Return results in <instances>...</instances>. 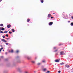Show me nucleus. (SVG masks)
<instances>
[{
    "instance_id": "5701e85b",
    "label": "nucleus",
    "mask_w": 73,
    "mask_h": 73,
    "mask_svg": "<svg viewBox=\"0 0 73 73\" xmlns=\"http://www.w3.org/2000/svg\"><path fill=\"white\" fill-rule=\"evenodd\" d=\"M2 37H3V38H5V36H2Z\"/></svg>"
},
{
    "instance_id": "9b49d317",
    "label": "nucleus",
    "mask_w": 73,
    "mask_h": 73,
    "mask_svg": "<svg viewBox=\"0 0 73 73\" xmlns=\"http://www.w3.org/2000/svg\"><path fill=\"white\" fill-rule=\"evenodd\" d=\"M40 2L42 3H44V0H41Z\"/></svg>"
},
{
    "instance_id": "c85d7f7f",
    "label": "nucleus",
    "mask_w": 73,
    "mask_h": 73,
    "mask_svg": "<svg viewBox=\"0 0 73 73\" xmlns=\"http://www.w3.org/2000/svg\"><path fill=\"white\" fill-rule=\"evenodd\" d=\"M0 32V33H4V32H3L2 31H1Z\"/></svg>"
},
{
    "instance_id": "423d86ee",
    "label": "nucleus",
    "mask_w": 73,
    "mask_h": 73,
    "mask_svg": "<svg viewBox=\"0 0 73 73\" xmlns=\"http://www.w3.org/2000/svg\"><path fill=\"white\" fill-rule=\"evenodd\" d=\"M52 16H51V15L50 14H49L48 16V17L49 18H50V17H52Z\"/></svg>"
},
{
    "instance_id": "58836bf2",
    "label": "nucleus",
    "mask_w": 73,
    "mask_h": 73,
    "mask_svg": "<svg viewBox=\"0 0 73 73\" xmlns=\"http://www.w3.org/2000/svg\"><path fill=\"white\" fill-rule=\"evenodd\" d=\"M3 56H1V58H3Z\"/></svg>"
},
{
    "instance_id": "c03bdc74",
    "label": "nucleus",
    "mask_w": 73,
    "mask_h": 73,
    "mask_svg": "<svg viewBox=\"0 0 73 73\" xmlns=\"http://www.w3.org/2000/svg\"><path fill=\"white\" fill-rule=\"evenodd\" d=\"M1 29V28L0 27V31H1V30H0Z\"/></svg>"
},
{
    "instance_id": "f8f14e48",
    "label": "nucleus",
    "mask_w": 73,
    "mask_h": 73,
    "mask_svg": "<svg viewBox=\"0 0 73 73\" xmlns=\"http://www.w3.org/2000/svg\"><path fill=\"white\" fill-rule=\"evenodd\" d=\"M11 31L13 32H15V30L13 29H12Z\"/></svg>"
},
{
    "instance_id": "6ab92c4d",
    "label": "nucleus",
    "mask_w": 73,
    "mask_h": 73,
    "mask_svg": "<svg viewBox=\"0 0 73 73\" xmlns=\"http://www.w3.org/2000/svg\"><path fill=\"white\" fill-rule=\"evenodd\" d=\"M31 62L33 64H35V61H32Z\"/></svg>"
},
{
    "instance_id": "a18cd8bd",
    "label": "nucleus",
    "mask_w": 73,
    "mask_h": 73,
    "mask_svg": "<svg viewBox=\"0 0 73 73\" xmlns=\"http://www.w3.org/2000/svg\"><path fill=\"white\" fill-rule=\"evenodd\" d=\"M9 45H11V44H9Z\"/></svg>"
},
{
    "instance_id": "473e14b6",
    "label": "nucleus",
    "mask_w": 73,
    "mask_h": 73,
    "mask_svg": "<svg viewBox=\"0 0 73 73\" xmlns=\"http://www.w3.org/2000/svg\"><path fill=\"white\" fill-rule=\"evenodd\" d=\"M6 39L7 40H9V38H6Z\"/></svg>"
},
{
    "instance_id": "cd10ccee",
    "label": "nucleus",
    "mask_w": 73,
    "mask_h": 73,
    "mask_svg": "<svg viewBox=\"0 0 73 73\" xmlns=\"http://www.w3.org/2000/svg\"><path fill=\"white\" fill-rule=\"evenodd\" d=\"M41 64H40V63H38L37 64V65H40Z\"/></svg>"
},
{
    "instance_id": "a878e982",
    "label": "nucleus",
    "mask_w": 73,
    "mask_h": 73,
    "mask_svg": "<svg viewBox=\"0 0 73 73\" xmlns=\"http://www.w3.org/2000/svg\"><path fill=\"white\" fill-rule=\"evenodd\" d=\"M3 49H4V48L2 47V48H0V50H2Z\"/></svg>"
},
{
    "instance_id": "1a4fd4ad",
    "label": "nucleus",
    "mask_w": 73,
    "mask_h": 73,
    "mask_svg": "<svg viewBox=\"0 0 73 73\" xmlns=\"http://www.w3.org/2000/svg\"><path fill=\"white\" fill-rule=\"evenodd\" d=\"M1 30L2 31H4V30H5V29L3 27H2Z\"/></svg>"
},
{
    "instance_id": "0eeeda50",
    "label": "nucleus",
    "mask_w": 73,
    "mask_h": 73,
    "mask_svg": "<svg viewBox=\"0 0 73 73\" xmlns=\"http://www.w3.org/2000/svg\"><path fill=\"white\" fill-rule=\"evenodd\" d=\"M11 25H8L7 26V27L8 28H11Z\"/></svg>"
},
{
    "instance_id": "bb28decb",
    "label": "nucleus",
    "mask_w": 73,
    "mask_h": 73,
    "mask_svg": "<svg viewBox=\"0 0 73 73\" xmlns=\"http://www.w3.org/2000/svg\"><path fill=\"white\" fill-rule=\"evenodd\" d=\"M45 62V60H42V62Z\"/></svg>"
},
{
    "instance_id": "9d476101",
    "label": "nucleus",
    "mask_w": 73,
    "mask_h": 73,
    "mask_svg": "<svg viewBox=\"0 0 73 73\" xmlns=\"http://www.w3.org/2000/svg\"><path fill=\"white\" fill-rule=\"evenodd\" d=\"M43 70L44 72H45V71H46V68H44Z\"/></svg>"
},
{
    "instance_id": "09e8293b",
    "label": "nucleus",
    "mask_w": 73,
    "mask_h": 73,
    "mask_svg": "<svg viewBox=\"0 0 73 73\" xmlns=\"http://www.w3.org/2000/svg\"><path fill=\"white\" fill-rule=\"evenodd\" d=\"M63 13H64V12H63Z\"/></svg>"
},
{
    "instance_id": "72a5a7b5",
    "label": "nucleus",
    "mask_w": 73,
    "mask_h": 73,
    "mask_svg": "<svg viewBox=\"0 0 73 73\" xmlns=\"http://www.w3.org/2000/svg\"><path fill=\"white\" fill-rule=\"evenodd\" d=\"M71 18H72V19H73V16H72L71 17Z\"/></svg>"
},
{
    "instance_id": "2f4dec72",
    "label": "nucleus",
    "mask_w": 73,
    "mask_h": 73,
    "mask_svg": "<svg viewBox=\"0 0 73 73\" xmlns=\"http://www.w3.org/2000/svg\"><path fill=\"white\" fill-rule=\"evenodd\" d=\"M25 73H28V72L26 71L25 72Z\"/></svg>"
},
{
    "instance_id": "ea45409f",
    "label": "nucleus",
    "mask_w": 73,
    "mask_h": 73,
    "mask_svg": "<svg viewBox=\"0 0 73 73\" xmlns=\"http://www.w3.org/2000/svg\"><path fill=\"white\" fill-rule=\"evenodd\" d=\"M70 21H68V23H70Z\"/></svg>"
},
{
    "instance_id": "dca6fc26",
    "label": "nucleus",
    "mask_w": 73,
    "mask_h": 73,
    "mask_svg": "<svg viewBox=\"0 0 73 73\" xmlns=\"http://www.w3.org/2000/svg\"><path fill=\"white\" fill-rule=\"evenodd\" d=\"M3 24H2L0 25V26H1V27H3Z\"/></svg>"
},
{
    "instance_id": "4468645a",
    "label": "nucleus",
    "mask_w": 73,
    "mask_h": 73,
    "mask_svg": "<svg viewBox=\"0 0 73 73\" xmlns=\"http://www.w3.org/2000/svg\"><path fill=\"white\" fill-rule=\"evenodd\" d=\"M11 52V53H13V50H12L11 51H9V52Z\"/></svg>"
},
{
    "instance_id": "79ce46f5",
    "label": "nucleus",
    "mask_w": 73,
    "mask_h": 73,
    "mask_svg": "<svg viewBox=\"0 0 73 73\" xmlns=\"http://www.w3.org/2000/svg\"><path fill=\"white\" fill-rule=\"evenodd\" d=\"M19 57V56H17V58H18Z\"/></svg>"
},
{
    "instance_id": "39448f33",
    "label": "nucleus",
    "mask_w": 73,
    "mask_h": 73,
    "mask_svg": "<svg viewBox=\"0 0 73 73\" xmlns=\"http://www.w3.org/2000/svg\"><path fill=\"white\" fill-rule=\"evenodd\" d=\"M65 66L67 68H69V67H70V66H69V65L68 64H66Z\"/></svg>"
},
{
    "instance_id": "a19ab883",
    "label": "nucleus",
    "mask_w": 73,
    "mask_h": 73,
    "mask_svg": "<svg viewBox=\"0 0 73 73\" xmlns=\"http://www.w3.org/2000/svg\"><path fill=\"white\" fill-rule=\"evenodd\" d=\"M0 52H1V50H0Z\"/></svg>"
},
{
    "instance_id": "8fccbe9b",
    "label": "nucleus",
    "mask_w": 73,
    "mask_h": 73,
    "mask_svg": "<svg viewBox=\"0 0 73 73\" xmlns=\"http://www.w3.org/2000/svg\"><path fill=\"white\" fill-rule=\"evenodd\" d=\"M6 53L7 54V52H6Z\"/></svg>"
},
{
    "instance_id": "393cba45",
    "label": "nucleus",
    "mask_w": 73,
    "mask_h": 73,
    "mask_svg": "<svg viewBox=\"0 0 73 73\" xmlns=\"http://www.w3.org/2000/svg\"><path fill=\"white\" fill-rule=\"evenodd\" d=\"M46 73H50V71H47L46 72Z\"/></svg>"
},
{
    "instance_id": "7c9ffc66",
    "label": "nucleus",
    "mask_w": 73,
    "mask_h": 73,
    "mask_svg": "<svg viewBox=\"0 0 73 73\" xmlns=\"http://www.w3.org/2000/svg\"><path fill=\"white\" fill-rule=\"evenodd\" d=\"M58 72L59 73H60L61 72V71H60V70L59 71H58Z\"/></svg>"
},
{
    "instance_id": "412c9836",
    "label": "nucleus",
    "mask_w": 73,
    "mask_h": 73,
    "mask_svg": "<svg viewBox=\"0 0 73 73\" xmlns=\"http://www.w3.org/2000/svg\"><path fill=\"white\" fill-rule=\"evenodd\" d=\"M60 65H63L64 64V63H63V62L61 63H60Z\"/></svg>"
},
{
    "instance_id": "6e6552de",
    "label": "nucleus",
    "mask_w": 73,
    "mask_h": 73,
    "mask_svg": "<svg viewBox=\"0 0 73 73\" xmlns=\"http://www.w3.org/2000/svg\"><path fill=\"white\" fill-rule=\"evenodd\" d=\"M27 21L28 23H29V21H30V19H27Z\"/></svg>"
},
{
    "instance_id": "c756f323",
    "label": "nucleus",
    "mask_w": 73,
    "mask_h": 73,
    "mask_svg": "<svg viewBox=\"0 0 73 73\" xmlns=\"http://www.w3.org/2000/svg\"><path fill=\"white\" fill-rule=\"evenodd\" d=\"M9 33L10 34H11V33H12L11 32V31H9Z\"/></svg>"
},
{
    "instance_id": "a211bd4d",
    "label": "nucleus",
    "mask_w": 73,
    "mask_h": 73,
    "mask_svg": "<svg viewBox=\"0 0 73 73\" xmlns=\"http://www.w3.org/2000/svg\"><path fill=\"white\" fill-rule=\"evenodd\" d=\"M70 25L71 26H73V23H71Z\"/></svg>"
},
{
    "instance_id": "f704fd0d",
    "label": "nucleus",
    "mask_w": 73,
    "mask_h": 73,
    "mask_svg": "<svg viewBox=\"0 0 73 73\" xmlns=\"http://www.w3.org/2000/svg\"><path fill=\"white\" fill-rule=\"evenodd\" d=\"M56 55H58V53H56Z\"/></svg>"
},
{
    "instance_id": "f257e3e1",
    "label": "nucleus",
    "mask_w": 73,
    "mask_h": 73,
    "mask_svg": "<svg viewBox=\"0 0 73 73\" xmlns=\"http://www.w3.org/2000/svg\"><path fill=\"white\" fill-rule=\"evenodd\" d=\"M60 55H64V54H65V53H64V52L62 51L60 52Z\"/></svg>"
},
{
    "instance_id": "4c0bfd02",
    "label": "nucleus",
    "mask_w": 73,
    "mask_h": 73,
    "mask_svg": "<svg viewBox=\"0 0 73 73\" xmlns=\"http://www.w3.org/2000/svg\"><path fill=\"white\" fill-rule=\"evenodd\" d=\"M8 43H6V45H8Z\"/></svg>"
},
{
    "instance_id": "de8ad7c7",
    "label": "nucleus",
    "mask_w": 73,
    "mask_h": 73,
    "mask_svg": "<svg viewBox=\"0 0 73 73\" xmlns=\"http://www.w3.org/2000/svg\"><path fill=\"white\" fill-rule=\"evenodd\" d=\"M3 51H4V50H3Z\"/></svg>"
},
{
    "instance_id": "20e7f679",
    "label": "nucleus",
    "mask_w": 73,
    "mask_h": 73,
    "mask_svg": "<svg viewBox=\"0 0 73 73\" xmlns=\"http://www.w3.org/2000/svg\"><path fill=\"white\" fill-rule=\"evenodd\" d=\"M49 25H52L53 24V22H51L48 23Z\"/></svg>"
},
{
    "instance_id": "c9c22d12",
    "label": "nucleus",
    "mask_w": 73,
    "mask_h": 73,
    "mask_svg": "<svg viewBox=\"0 0 73 73\" xmlns=\"http://www.w3.org/2000/svg\"><path fill=\"white\" fill-rule=\"evenodd\" d=\"M56 47H54V49H56Z\"/></svg>"
},
{
    "instance_id": "37998d69",
    "label": "nucleus",
    "mask_w": 73,
    "mask_h": 73,
    "mask_svg": "<svg viewBox=\"0 0 73 73\" xmlns=\"http://www.w3.org/2000/svg\"><path fill=\"white\" fill-rule=\"evenodd\" d=\"M1 47H2V46H2L1 45Z\"/></svg>"
},
{
    "instance_id": "aec40b11",
    "label": "nucleus",
    "mask_w": 73,
    "mask_h": 73,
    "mask_svg": "<svg viewBox=\"0 0 73 73\" xmlns=\"http://www.w3.org/2000/svg\"><path fill=\"white\" fill-rule=\"evenodd\" d=\"M19 52V50H17L16 51V53H18Z\"/></svg>"
},
{
    "instance_id": "b1692460",
    "label": "nucleus",
    "mask_w": 73,
    "mask_h": 73,
    "mask_svg": "<svg viewBox=\"0 0 73 73\" xmlns=\"http://www.w3.org/2000/svg\"><path fill=\"white\" fill-rule=\"evenodd\" d=\"M58 51V50H56L54 51V52H57Z\"/></svg>"
},
{
    "instance_id": "f3484780",
    "label": "nucleus",
    "mask_w": 73,
    "mask_h": 73,
    "mask_svg": "<svg viewBox=\"0 0 73 73\" xmlns=\"http://www.w3.org/2000/svg\"><path fill=\"white\" fill-rule=\"evenodd\" d=\"M8 32V31H5L4 32V33H6Z\"/></svg>"
},
{
    "instance_id": "2eb2a0df",
    "label": "nucleus",
    "mask_w": 73,
    "mask_h": 73,
    "mask_svg": "<svg viewBox=\"0 0 73 73\" xmlns=\"http://www.w3.org/2000/svg\"><path fill=\"white\" fill-rule=\"evenodd\" d=\"M27 59L29 60V59H31V57H27Z\"/></svg>"
},
{
    "instance_id": "f03ea898",
    "label": "nucleus",
    "mask_w": 73,
    "mask_h": 73,
    "mask_svg": "<svg viewBox=\"0 0 73 73\" xmlns=\"http://www.w3.org/2000/svg\"><path fill=\"white\" fill-rule=\"evenodd\" d=\"M60 59H56L55 60V62H60Z\"/></svg>"
},
{
    "instance_id": "7ed1b4c3",
    "label": "nucleus",
    "mask_w": 73,
    "mask_h": 73,
    "mask_svg": "<svg viewBox=\"0 0 73 73\" xmlns=\"http://www.w3.org/2000/svg\"><path fill=\"white\" fill-rule=\"evenodd\" d=\"M1 41H3L4 42H7L5 39H1Z\"/></svg>"
},
{
    "instance_id": "e433bc0d",
    "label": "nucleus",
    "mask_w": 73,
    "mask_h": 73,
    "mask_svg": "<svg viewBox=\"0 0 73 73\" xmlns=\"http://www.w3.org/2000/svg\"><path fill=\"white\" fill-rule=\"evenodd\" d=\"M51 19H53V18H54V17H51Z\"/></svg>"
},
{
    "instance_id": "4be33fe9",
    "label": "nucleus",
    "mask_w": 73,
    "mask_h": 73,
    "mask_svg": "<svg viewBox=\"0 0 73 73\" xmlns=\"http://www.w3.org/2000/svg\"><path fill=\"white\" fill-rule=\"evenodd\" d=\"M5 36L6 37H8V34H6L5 35Z\"/></svg>"
},
{
    "instance_id": "ddd939ff",
    "label": "nucleus",
    "mask_w": 73,
    "mask_h": 73,
    "mask_svg": "<svg viewBox=\"0 0 73 73\" xmlns=\"http://www.w3.org/2000/svg\"><path fill=\"white\" fill-rule=\"evenodd\" d=\"M63 45V44L62 43H60L58 44V45L59 46H61V45Z\"/></svg>"
},
{
    "instance_id": "49530a36",
    "label": "nucleus",
    "mask_w": 73,
    "mask_h": 73,
    "mask_svg": "<svg viewBox=\"0 0 73 73\" xmlns=\"http://www.w3.org/2000/svg\"><path fill=\"white\" fill-rule=\"evenodd\" d=\"M2 1V0H1V1Z\"/></svg>"
}]
</instances>
